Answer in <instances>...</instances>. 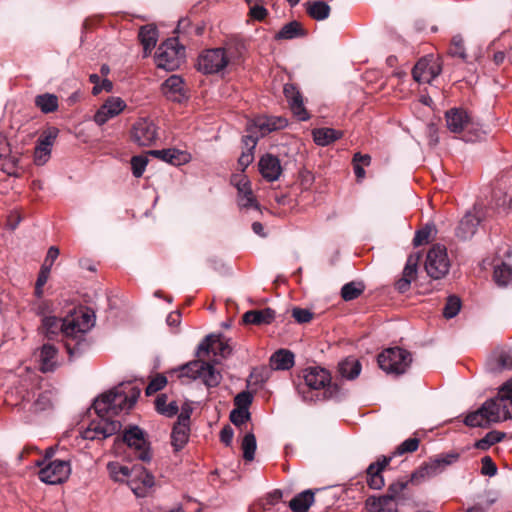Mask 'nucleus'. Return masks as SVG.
<instances>
[{
  "label": "nucleus",
  "mask_w": 512,
  "mask_h": 512,
  "mask_svg": "<svg viewBox=\"0 0 512 512\" xmlns=\"http://www.w3.org/2000/svg\"><path fill=\"white\" fill-rule=\"evenodd\" d=\"M40 371L53 372L58 365V348L53 343H45L40 348Z\"/></svg>",
  "instance_id": "26"
},
{
  "label": "nucleus",
  "mask_w": 512,
  "mask_h": 512,
  "mask_svg": "<svg viewBox=\"0 0 512 512\" xmlns=\"http://www.w3.org/2000/svg\"><path fill=\"white\" fill-rule=\"evenodd\" d=\"M148 164V159L145 156H133L131 159V168L132 173L136 178H139L143 175L146 166Z\"/></svg>",
  "instance_id": "53"
},
{
  "label": "nucleus",
  "mask_w": 512,
  "mask_h": 512,
  "mask_svg": "<svg viewBox=\"0 0 512 512\" xmlns=\"http://www.w3.org/2000/svg\"><path fill=\"white\" fill-rule=\"evenodd\" d=\"M420 256L418 254L410 255L403 270V278L413 280L417 273V266Z\"/></svg>",
  "instance_id": "52"
},
{
  "label": "nucleus",
  "mask_w": 512,
  "mask_h": 512,
  "mask_svg": "<svg viewBox=\"0 0 512 512\" xmlns=\"http://www.w3.org/2000/svg\"><path fill=\"white\" fill-rule=\"evenodd\" d=\"M436 457L446 470L447 467L451 466L452 464L456 463L459 460L460 454L456 451H450L447 453L438 454L436 455Z\"/></svg>",
  "instance_id": "57"
},
{
  "label": "nucleus",
  "mask_w": 512,
  "mask_h": 512,
  "mask_svg": "<svg viewBox=\"0 0 512 512\" xmlns=\"http://www.w3.org/2000/svg\"><path fill=\"white\" fill-rule=\"evenodd\" d=\"M314 502V493L311 490H305L296 495L289 503L293 512H306Z\"/></svg>",
  "instance_id": "38"
},
{
  "label": "nucleus",
  "mask_w": 512,
  "mask_h": 512,
  "mask_svg": "<svg viewBox=\"0 0 512 512\" xmlns=\"http://www.w3.org/2000/svg\"><path fill=\"white\" fill-rule=\"evenodd\" d=\"M155 407L157 412L166 416L172 417L178 413V405L175 401L167 403V396L165 394L159 395L155 400Z\"/></svg>",
  "instance_id": "43"
},
{
  "label": "nucleus",
  "mask_w": 512,
  "mask_h": 512,
  "mask_svg": "<svg viewBox=\"0 0 512 512\" xmlns=\"http://www.w3.org/2000/svg\"><path fill=\"white\" fill-rule=\"evenodd\" d=\"M305 5L309 16L317 21L325 20L330 15V6L324 1H309Z\"/></svg>",
  "instance_id": "39"
},
{
  "label": "nucleus",
  "mask_w": 512,
  "mask_h": 512,
  "mask_svg": "<svg viewBox=\"0 0 512 512\" xmlns=\"http://www.w3.org/2000/svg\"><path fill=\"white\" fill-rule=\"evenodd\" d=\"M446 124L452 133L462 132L470 122L468 113L461 108H452L445 113Z\"/></svg>",
  "instance_id": "28"
},
{
  "label": "nucleus",
  "mask_w": 512,
  "mask_h": 512,
  "mask_svg": "<svg viewBox=\"0 0 512 512\" xmlns=\"http://www.w3.org/2000/svg\"><path fill=\"white\" fill-rule=\"evenodd\" d=\"M62 320L55 316H47L42 320V325L39 328V334L43 335L48 340H53L61 332Z\"/></svg>",
  "instance_id": "37"
},
{
  "label": "nucleus",
  "mask_w": 512,
  "mask_h": 512,
  "mask_svg": "<svg viewBox=\"0 0 512 512\" xmlns=\"http://www.w3.org/2000/svg\"><path fill=\"white\" fill-rule=\"evenodd\" d=\"M58 135L59 129L55 126H48L39 134L34 147V165L42 166L49 161Z\"/></svg>",
  "instance_id": "14"
},
{
  "label": "nucleus",
  "mask_w": 512,
  "mask_h": 512,
  "mask_svg": "<svg viewBox=\"0 0 512 512\" xmlns=\"http://www.w3.org/2000/svg\"><path fill=\"white\" fill-rule=\"evenodd\" d=\"M235 59V50L232 47H219L204 50L197 60V68L203 74L221 73Z\"/></svg>",
  "instance_id": "5"
},
{
  "label": "nucleus",
  "mask_w": 512,
  "mask_h": 512,
  "mask_svg": "<svg viewBox=\"0 0 512 512\" xmlns=\"http://www.w3.org/2000/svg\"><path fill=\"white\" fill-rule=\"evenodd\" d=\"M330 374L320 367H310L305 370L304 381L307 387L313 390L326 389L330 384Z\"/></svg>",
  "instance_id": "24"
},
{
  "label": "nucleus",
  "mask_w": 512,
  "mask_h": 512,
  "mask_svg": "<svg viewBox=\"0 0 512 512\" xmlns=\"http://www.w3.org/2000/svg\"><path fill=\"white\" fill-rule=\"evenodd\" d=\"M243 457L246 461L254 459L256 451V438L253 433H247L242 440Z\"/></svg>",
  "instance_id": "48"
},
{
  "label": "nucleus",
  "mask_w": 512,
  "mask_h": 512,
  "mask_svg": "<svg viewBox=\"0 0 512 512\" xmlns=\"http://www.w3.org/2000/svg\"><path fill=\"white\" fill-rule=\"evenodd\" d=\"M234 401L235 405L238 407L237 409L248 410V406L252 402V395L247 391H243L236 395Z\"/></svg>",
  "instance_id": "62"
},
{
  "label": "nucleus",
  "mask_w": 512,
  "mask_h": 512,
  "mask_svg": "<svg viewBox=\"0 0 512 512\" xmlns=\"http://www.w3.org/2000/svg\"><path fill=\"white\" fill-rule=\"evenodd\" d=\"M231 183L237 189V204L240 209L253 208L259 210V204L252 191L251 182L246 175H233Z\"/></svg>",
  "instance_id": "16"
},
{
  "label": "nucleus",
  "mask_w": 512,
  "mask_h": 512,
  "mask_svg": "<svg viewBox=\"0 0 512 512\" xmlns=\"http://www.w3.org/2000/svg\"><path fill=\"white\" fill-rule=\"evenodd\" d=\"M275 319V311L266 308L263 310L247 311L243 315V322L246 324L262 325L270 324Z\"/></svg>",
  "instance_id": "34"
},
{
  "label": "nucleus",
  "mask_w": 512,
  "mask_h": 512,
  "mask_svg": "<svg viewBox=\"0 0 512 512\" xmlns=\"http://www.w3.org/2000/svg\"><path fill=\"white\" fill-rule=\"evenodd\" d=\"M449 53L452 56L459 57L462 60H466L467 55L465 53L464 41L462 36L456 35L452 38Z\"/></svg>",
  "instance_id": "51"
},
{
  "label": "nucleus",
  "mask_w": 512,
  "mask_h": 512,
  "mask_svg": "<svg viewBox=\"0 0 512 512\" xmlns=\"http://www.w3.org/2000/svg\"><path fill=\"white\" fill-rule=\"evenodd\" d=\"M110 475L117 481L123 480V477H129L131 470L128 466L120 465L117 462H111L107 466Z\"/></svg>",
  "instance_id": "50"
},
{
  "label": "nucleus",
  "mask_w": 512,
  "mask_h": 512,
  "mask_svg": "<svg viewBox=\"0 0 512 512\" xmlns=\"http://www.w3.org/2000/svg\"><path fill=\"white\" fill-rule=\"evenodd\" d=\"M122 441L126 444V454L142 462H149L152 458L150 445L145 437V433L138 426H132L126 429Z\"/></svg>",
  "instance_id": "8"
},
{
  "label": "nucleus",
  "mask_w": 512,
  "mask_h": 512,
  "mask_svg": "<svg viewBox=\"0 0 512 512\" xmlns=\"http://www.w3.org/2000/svg\"><path fill=\"white\" fill-rule=\"evenodd\" d=\"M52 407V393L50 391H45L41 393L37 400L34 402V411H45Z\"/></svg>",
  "instance_id": "55"
},
{
  "label": "nucleus",
  "mask_w": 512,
  "mask_h": 512,
  "mask_svg": "<svg viewBox=\"0 0 512 512\" xmlns=\"http://www.w3.org/2000/svg\"><path fill=\"white\" fill-rule=\"evenodd\" d=\"M487 369L493 373L512 370V350L504 348L495 350L487 361Z\"/></svg>",
  "instance_id": "23"
},
{
  "label": "nucleus",
  "mask_w": 512,
  "mask_h": 512,
  "mask_svg": "<svg viewBox=\"0 0 512 512\" xmlns=\"http://www.w3.org/2000/svg\"><path fill=\"white\" fill-rule=\"evenodd\" d=\"M149 154L172 165H181L189 160V155L186 152L175 148L151 150Z\"/></svg>",
  "instance_id": "31"
},
{
  "label": "nucleus",
  "mask_w": 512,
  "mask_h": 512,
  "mask_svg": "<svg viewBox=\"0 0 512 512\" xmlns=\"http://www.w3.org/2000/svg\"><path fill=\"white\" fill-rule=\"evenodd\" d=\"M441 65L437 59L431 57L421 58L412 70L415 81L419 83H430L441 73Z\"/></svg>",
  "instance_id": "17"
},
{
  "label": "nucleus",
  "mask_w": 512,
  "mask_h": 512,
  "mask_svg": "<svg viewBox=\"0 0 512 512\" xmlns=\"http://www.w3.org/2000/svg\"><path fill=\"white\" fill-rule=\"evenodd\" d=\"M339 372L342 377L353 380L361 372V363L355 358H347L339 363Z\"/></svg>",
  "instance_id": "40"
},
{
  "label": "nucleus",
  "mask_w": 512,
  "mask_h": 512,
  "mask_svg": "<svg viewBox=\"0 0 512 512\" xmlns=\"http://www.w3.org/2000/svg\"><path fill=\"white\" fill-rule=\"evenodd\" d=\"M35 104L44 114L55 112L59 107L58 97L50 93L38 95L35 99Z\"/></svg>",
  "instance_id": "42"
},
{
  "label": "nucleus",
  "mask_w": 512,
  "mask_h": 512,
  "mask_svg": "<svg viewBox=\"0 0 512 512\" xmlns=\"http://www.w3.org/2000/svg\"><path fill=\"white\" fill-rule=\"evenodd\" d=\"M183 56L184 47L179 45L176 38H169L158 47L155 62L158 68L174 71L180 66Z\"/></svg>",
  "instance_id": "9"
},
{
  "label": "nucleus",
  "mask_w": 512,
  "mask_h": 512,
  "mask_svg": "<svg viewBox=\"0 0 512 512\" xmlns=\"http://www.w3.org/2000/svg\"><path fill=\"white\" fill-rule=\"evenodd\" d=\"M287 126V120L282 117H258L248 126L250 134L243 137L242 142L245 150L241 153L238 164L245 170L253 161V150L257 145L259 137L282 129Z\"/></svg>",
  "instance_id": "3"
},
{
  "label": "nucleus",
  "mask_w": 512,
  "mask_h": 512,
  "mask_svg": "<svg viewBox=\"0 0 512 512\" xmlns=\"http://www.w3.org/2000/svg\"><path fill=\"white\" fill-rule=\"evenodd\" d=\"M283 92L293 114L301 121L307 120L309 114L304 107L302 95L297 90L296 86L293 84H285Z\"/></svg>",
  "instance_id": "21"
},
{
  "label": "nucleus",
  "mask_w": 512,
  "mask_h": 512,
  "mask_svg": "<svg viewBox=\"0 0 512 512\" xmlns=\"http://www.w3.org/2000/svg\"><path fill=\"white\" fill-rule=\"evenodd\" d=\"M314 142L319 146H328L343 136V132L329 127L315 128L312 131Z\"/></svg>",
  "instance_id": "32"
},
{
  "label": "nucleus",
  "mask_w": 512,
  "mask_h": 512,
  "mask_svg": "<svg viewBox=\"0 0 512 512\" xmlns=\"http://www.w3.org/2000/svg\"><path fill=\"white\" fill-rule=\"evenodd\" d=\"M464 423L469 427H488L492 422L489 420L488 414L483 410V405L476 411L469 413Z\"/></svg>",
  "instance_id": "41"
},
{
  "label": "nucleus",
  "mask_w": 512,
  "mask_h": 512,
  "mask_svg": "<svg viewBox=\"0 0 512 512\" xmlns=\"http://www.w3.org/2000/svg\"><path fill=\"white\" fill-rule=\"evenodd\" d=\"M162 92L168 100L180 103L185 99L184 82L182 78L178 75L170 76L162 84Z\"/></svg>",
  "instance_id": "25"
},
{
  "label": "nucleus",
  "mask_w": 512,
  "mask_h": 512,
  "mask_svg": "<svg viewBox=\"0 0 512 512\" xmlns=\"http://www.w3.org/2000/svg\"><path fill=\"white\" fill-rule=\"evenodd\" d=\"M141 388L131 381L122 382L94 401L97 415L115 416L129 411L140 396Z\"/></svg>",
  "instance_id": "2"
},
{
  "label": "nucleus",
  "mask_w": 512,
  "mask_h": 512,
  "mask_svg": "<svg viewBox=\"0 0 512 512\" xmlns=\"http://www.w3.org/2000/svg\"><path fill=\"white\" fill-rule=\"evenodd\" d=\"M132 141L141 147H150L158 139V127L150 118H139L131 128Z\"/></svg>",
  "instance_id": "13"
},
{
  "label": "nucleus",
  "mask_w": 512,
  "mask_h": 512,
  "mask_svg": "<svg viewBox=\"0 0 512 512\" xmlns=\"http://www.w3.org/2000/svg\"><path fill=\"white\" fill-rule=\"evenodd\" d=\"M283 92L293 114L301 121L307 120L309 114L304 107L302 95L297 90L296 86L293 84H285Z\"/></svg>",
  "instance_id": "20"
},
{
  "label": "nucleus",
  "mask_w": 512,
  "mask_h": 512,
  "mask_svg": "<svg viewBox=\"0 0 512 512\" xmlns=\"http://www.w3.org/2000/svg\"><path fill=\"white\" fill-rule=\"evenodd\" d=\"M94 325V311L84 306L73 309L62 319L61 333L70 356H77L89 347L87 334Z\"/></svg>",
  "instance_id": "1"
},
{
  "label": "nucleus",
  "mask_w": 512,
  "mask_h": 512,
  "mask_svg": "<svg viewBox=\"0 0 512 512\" xmlns=\"http://www.w3.org/2000/svg\"><path fill=\"white\" fill-rule=\"evenodd\" d=\"M493 277L499 286H507L512 281V267L506 263L495 266Z\"/></svg>",
  "instance_id": "46"
},
{
  "label": "nucleus",
  "mask_w": 512,
  "mask_h": 512,
  "mask_svg": "<svg viewBox=\"0 0 512 512\" xmlns=\"http://www.w3.org/2000/svg\"><path fill=\"white\" fill-rule=\"evenodd\" d=\"M365 290L362 282L351 281L341 288V297L345 301H352L358 298Z\"/></svg>",
  "instance_id": "44"
},
{
  "label": "nucleus",
  "mask_w": 512,
  "mask_h": 512,
  "mask_svg": "<svg viewBox=\"0 0 512 512\" xmlns=\"http://www.w3.org/2000/svg\"><path fill=\"white\" fill-rule=\"evenodd\" d=\"M167 384V379L163 375H158L155 378H153L150 383L146 387V395L150 396L154 393L162 390Z\"/></svg>",
  "instance_id": "54"
},
{
  "label": "nucleus",
  "mask_w": 512,
  "mask_h": 512,
  "mask_svg": "<svg viewBox=\"0 0 512 512\" xmlns=\"http://www.w3.org/2000/svg\"><path fill=\"white\" fill-rule=\"evenodd\" d=\"M379 367L388 374H404L412 363V355L400 347L387 348L378 355Z\"/></svg>",
  "instance_id": "7"
},
{
  "label": "nucleus",
  "mask_w": 512,
  "mask_h": 512,
  "mask_svg": "<svg viewBox=\"0 0 512 512\" xmlns=\"http://www.w3.org/2000/svg\"><path fill=\"white\" fill-rule=\"evenodd\" d=\"M2 159L3 162L0 164V169L9 176L16 175V160L11 157L8 158V156Z\"/></svg>",
  "instance_id": "63"
},
{
  "label": "nucleus",
  "mask_w": 512,
  "mask_h": 512,
  "mask_svg": "<svg viewBox=\"0 0 512 512\" xmlns=\"http://www.w3.org/2000/svg\"><path fill=\"white\" fill-rule=\"evenodd\" d=\"M481 463H482L481 473L483 475L490 476V477L496 475L497 466L492 461L491 457H489V456L483 457L481 460Z\"/></svg>",
  "instance_id": "60"
},
{
  "label": "nucleus",
  "mask_w": 512,
  "mask_h": 512,
  "mask_svg": "<svg viewBox=\"0 0 512 512\" xmlns=\"http://www.w3.org/2000/svg\"><path fill=\"white\" fill-rule=\"evenodd\" d=\"M181 376L196 380L201 379L208 387H216L221 381V374L213 365L202 360H195L181 367Z\"/></svg>",
  "instance_id": "10"
},
{
  "label": "nucleus",
  "mask_w": 512,
  "mask_h": 512,
  "mask_svg": "<svg viewBox=\"0 0 512 512\" xmlns=\"http://www.w3.org/2000/svg\"><path fill=\"white\" fill-rule=\"evenodd\" d=\"M99 420L92 421L88 428L83 431V438L88 440L105 439L117 433L121 423L110 419V415H98Z\"/></svg>",
  "instance_id": "15"
},
{
  "label": "nucleus",
  "mask_w": 512,
  "mask_h": 512,
  "mask_svg": "<svg viewBox=\"0 0 512 512\" xmlns=\"http://www.w3.org/2000/svg\"><path fill=\"white\" fill-rule=\"evenodd\" d=\"M445 469L440 463V461L437 459V457L430 458L427 462H425L422 466H420L413 474V479L418 478H432L435 477L442 472H444Z\"/></svg>",
  "instance_id": "33"
},
{
  "label": "nucleus",
  "mask_w": 512,
  "mask_h": 512,
  "mask_svg": "<svg viewBox=\"0 0 512 512\" xmlns=\"http://www.w3.org/2000/svg\"><path fill=\"white\" fill-rule=\"evenodd\" d=\"M258 167L262 177L269 182L278 180L282 173L280 160L272 154L262 156Z\"/></svg>",
  "instance_id": "22"
},
{
  "label": "nucleus",
  "mask_w": 512,
  "mask_h": 512,
  "mask_svg": "<svg viewBox=\"0 0 512 512\" xmlns=\"http://www.w3.org/2000/svg\"><path fill=\"white\" fill-rule=\"evenodd\" d=\"M482 405L492 423L512 419V382H505L499 388L498 394Z\"/></svg>",
  "instance_id": "6"
},
{
  "label": "nucleus",
  "mask_w": 512,
  "mask_h": 512,
  "mask_svg": "<svg viewBox=\"0 0 512 512\" xmlns=\"http://www.w3.org/2000/svg\"><path fill=\"white\" fill-rule=\"evenodd\" d=\"M479 223L480 220L476 214L467 212L456 228V236L461 240L470 239L475 234Z\"/></svg>",
  "instance_id": "29"
},
{
  "label": "nucleus",
  "mask_w": 512,
  "mask_h": 512,
  "mask_svg": "<svg viewBox=\"0 0 512 512\" xmlns=\"http://www.w3.org/2000/svg\"><path fill=\"white\" fill-rule=\"evenodd\" d=\"M126 103L120 97H109L100 106L94 115V121L97 125L102 126L110 119L118 116L126 108Z\"/></svg>",
  "instance_id": "18"
},
{
  "label": "nucleus",
  "mask_w": 512,
  "mask_h": 512,
  "mask_svg": "<svg viewBox=\"0 0 512 512\" xmlns=\"http://www.w3.org/2000/svg\"><path fill=\"white\" fill-rule=\"evenodd\" d=\"M292 316L298 323H307L312 319L313 314L308 309L294 308Z\"/></svg>",
  "instance_id": "61"
},
{
  "label": "nucleus",
  "mask_w": 512,
  "mask_h": 512,
  "mask_svg": "<svg viewBox=\"0 0 512 512\" xmlns=\"http://www.w3.org/2000/svg\"><path fill=\"white\" fill-rule=\"evenodd\" d=\"M50 276V273L39 271L35 287H34V296L37 298H41L43 296V287L46 284L48 278Z\"/></svg>",
  "instance_id": "58"
},
{
  "label": "nucleus",
  "mask_w": 512,
  "mask_h": 512,
  "mask_svg": "<svg viewBox=\"0 0 512 512\" xmlns=\"http://www.w3.org/2000/svg\"><path fill=\"white\" fill-rule=\"evenodd\" d=\"M202 351H212L215 355L225 357L231 353V348L220 336L208 335L198 346V354Z\"/></svg>",
  "instance_id": "27"
},
{
  "label": "nucleus",
  "mask_w": 512,
  "mask_h": 512,
  "mask_svg": "<svg viewBox=\"0 0 512 512\" xmlns=\"http://www.w3.org/2000/svg\"><path fill=\"white\" fill-rule=\"evenodd\" d=\"M432 230L431 226L426 225L423 229L417 231L413 239V244L415 246H420L428 242Z\"/></svg>",
  "instance_id": "59"
},
{
  "label": "nucleus",
  "mask_w": 512,
  "mask_h": 512,
  "mask_svg": "<svg viewBox=\"0 0 512 512\" xmlns=\"http://www.w3.org/2000/svg\"><path fill=\"white\" fill-rule=\"evenodd\" d=\"M406 486V482H394L389 485L385 495H390L393 499L397 500V497L403 492Z\"/></svg>",
  "instance_id": "64"
},
{
  "label": "nucleus",
  "mask_w": 512,
  "mask_h": 512,
  "mask_svg": "<svg viewBox=\"0 0 512 512\" xmlns=\"http://www.w3.org/2000/svg\"><path fill=\"white\" fill-rule=\"evenodd\" d=\"M139 40L144 48V54L147 56L156 46L158 31L154 25H145L140 28L138 34Z\"/></svg>",
  "instance_id": "35"
},
{
  "label": "nucleus",
  "mask_w": 512,
  "mask_h": 512,
  "mask_svg": "<svg viewBox=\"0 0 512 512\" xmlns=\"http://www.w3.org/2000/svg\"><path fill=\"white\" fill-rule=\"evenodd\" d=\"M461 308V301L456 296H449L443 309V315L447 319L455 317Z\"/></svg>",
  "instance_id": "49"
},
{
  "label": "nucleus",
  "mask_w": 512,
  "mask_h": 512,
  "mask_svg": "<svg viewBox=\"0 0 512 512\" xmlns=\"http://www.w3.org/2000/svg\"><path fill=\"white\" fill-rule=\"evenodd\" d=\"M419 447V439L416 437L408 438L403 441L396 450L392 453L391 456L386 457L382 456L377 459L376 462L371 463L366 470L367 473V484L371 489L379 490L381 489L385 483L384 478L382 476V471L384 468L389 465L390 461L394 456H400L405 453H412L416 451Z\"/></svg>",
  "instance_id": "4"
},
{
  "label": "nucleus",
  "mask_w": 512,
  "mask_h": 512,
  "mask_svg": "<svg viewBox=\"0 0 512 512\" xmlns=\"http://www.w3.org/2000/svg\"><path fill=\"white\" fill-rule=\"evenodd\" d=\"M450 260L445 246L436 244L427 253L425 270L433 279L443 278L449 271Z\"/></svg>",
  "instance_id": "12"
},
{
  "label": "nucleus",
  "mask_w": 512,
  "mask_h": 512,
  "mask_svg": "<svg viewBox=\"0 0 512 512\" xmlns=\"http://www.w3.org/2000/svg\"><path fill=\"white\" fill-rule=\"evenodd\" d=\"M366 512H400L398 501L390 495H371L364 503Z\"/></svg>",
  "instance_id": "19"
},
{
  "label": "nucleus",
  "mask_w": 512,
  "mask_h": 512,
  "mask_svg": "<svg viewBox=\"0 0 512 512\" xmlns=\"http://www.w3.org/2000/svg\"><path fill=\"white\" fill-rule=\"evenodd\" d=\"M505 437V433L500 431H490L483 438L475 443V447L479 450H487L492 445L499 443Z\"/></svg>",
  "instance_id": "47"
},
{
  "label": "nucleus",
  "mask_w": 512,
  "mask_h": 512,
  "mask_svg": "<svg viewBox=\"0 0 512 512\" xmlns=\"http://www.w3.org/2000/svg\"><path fill=\"white\" fill-rule=\"evenodd\" d=\"M249 418L250 413L246 409H234L230 413V420L236 426H240L246 423L249 420Z\"/></svg>",
  "instance_id": "56"
},
{
  "label": "nucleus",
  "mask_w": 512,
  "mask_h": 512,
  "mask_svg": "<svg viewBox=\"0 0 512 512\" xmlns=\"http://www.w3.org/2000/svg\"><path fill=\"white\" fill-rule=\"evenodd\" d=\"M46 459L43 461L36 460L34 465L43 466L38 472L39 479L49 485H57L66 481L71 473L70 464L65 460H52L45 464Z\"/></svg>",
  "instance_id": "11"
},
{
  "label": "nucleus",
  "mask_w": 512,
  "mask_h": 512,
  "mask_svg": "<svg viewBox=\"0 0 512 512\" xmlns=\"http://www.w3.org/2000/svg\"><path fill=\"white\" fill-rule=\"evenodd\" d=\"M186 417H178L171 433V444L176 451L182 449L189 438V424H185Z\"/></svg>",
  "instance_id": "30"
},
{
  "label": "nucleus",
  "mask_w": 512,
  "mask_h": 512,
  "mask_svg": "<svg viewBox=\"0 0 512 512\" xmlns=\"http://www.w3.org/2000/svg\"><path fill=\"white\" fill-rule=\"evenodd\" d=\"M303 34V29L297 21L285 24L275 35L276 39H293Z\"/></svg>",
  "instance_id": "45"
},
{
  "label": "nucleus",
  "mask_w": 512,
  "mask_h": 512,
  "mask_svg": "<svg viewBox=\"0 0 512 512\" xmlns=\"http://www.w3.org/2000/svg\"><path fill=\"white\" fill-rule=\"evenodd\" d=\"M294 365V354L286 349H280L270 357V366L274 370H288Z\"/></svg>",
  "instance_id": "36"
}]
</instances>
